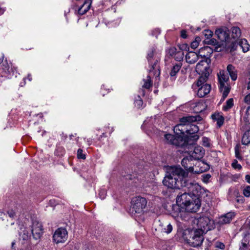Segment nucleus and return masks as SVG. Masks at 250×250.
<instances>
[{"mask_svg": "<svg viewBox=\"0 0 250 250\" xmlns=\"http://www.w3.org/2000/svg\"><path fill=\"white\" fill-rule=\"evenodd\" d=\"M196 120L194 116L183 117L180 123L173 127L174 135L165 134L167 141H197L199 136L196 134L199 129L197 125L191 123Z\"/></svg>", "mask_w": 250, "mask_h": 250, "instance_id": "f257e3e1", "label": "nucleus"}, {"mask_svg": "<svg viewBox=\"0 0 250 250\" xmlns=\"http://www.w3.org/2000/svg\"><path fill=\"white\" fill-rule=\"evenodd\" d=\"M201 205V201L198 197L191 196L187 192L179 193L176 198V204L172 207V216L184 220V214L185 212H196L199 210Z\"/></svg>", "mask_w": 250, "mask_h": 250, "instance_id": "f03ea898", "label": "nucleus"}, {"mask_svg": "<svg viewBox=\"0 0 250 250\" xmlns=\"http://www.w3.org/2000/svg\"><path fill=\"white\" fill-rule=\"evenodd\" d=\"M186 176L188 173L181 167H170L163 180V185L169 188L180 189L186 185Z\"/></svg>", "mask_w": 250, "mask_h": 250, "instance_id": "7ed1b4c3", "label": "nucleus"}, {"mask_svg": "<svg viewBox=\"0 0 250 250\" xmlns=\"http://www.w3.org/2000/svg\"><path fill=\"white\" fill-rule=\"evenodd\" d=\"M150 68L149 69V75H148L146 79H144V88L148 89L152 85L150 75H153L156 77H158L160 74V66L159 62L160 58L154 54V50L152 49L147 54V57Z\"/></svg>", "mask_w": 250, "mask_h": 250, "instance_id": "20e7f679", "label": "nucleus"}, {"mask_svg": "<svg viewBox=\"0 0 250 250\" xmlns=\"http://www.w3.org/2000/svg\"><path fill=\"white\" fill-rule=\"evenodd\" d=\"M191 159L188 157L184 158L181 162V164L187 170V173L188 172L193 174H199L204 172L209 169L208 165L203 162H198L194 167L189 166Z\"/></svg>", "mask_w": 250, "mask_h": 250, "instance_id": "39448f33", "label": "nucleus"}, {"mask_svg": "<svg viewBox=\"0 0 250 250\" xmlns=\"http://www.w3.org/2000/svg\"><path fill=\"white\" fill-rule=\"evenodd\" d=\"M188 142H184L183 146L185 147V152L189 155V158L195 160L202 158L205 154L203 147L200 146H195L194 144H188Z\"/></svg>", "mask_w": 250, "mask_h": 250, "instance_id": "423d86ee", "label": "nucleus"}, {"mask_svg": "<svg viewBox=\"0 0 250 250\" xmlns=\"http://www.w3.org/2000/svg\"><path fill=\"white\" fill-rule=\"evenodd\" d=\"M219 89L222 92L223 100L228 95L230 91V86L228 84L229 76L224 70H221L217 74Z\"/></svg>", "mask_w": 250, "mask_h": 250, "instance_id": "0eeeda50", "label": "nucleus"}, {"mask_svg": "<svg viewBox=\"0 0 250 250\" xmlns=\"http://www.w3.org/2000/svg\"><path fill=\"white\" fill-rule=\"evenodd\" d=\"M147 201L146 199L141 196H136L131 200V207L132 212L135 213L142 214L146 207Z\"/></svg>", "mask_w": 250, "mask_h": 250, "instance_id": "6e6552de", "label": "nucleus"}, {"mask_svg": "<svg viewBox=\"0 0 250 250\" xmlns=\"http://www.w3.org/2000/svg\"><path fill=\"white\" fill-rule=\"evenodd\" d=\"M197 225L199 229L197 230H202L205 233L213 228L214 221L208 216H202L198 219Z\"/></svg>", "mask_w": 250, "mask_h": 250, "instance_id": "1a4fd4ad", "label": "nucleus"}, {"mask_svg": "<svg viewBox=\"0 0 250 250\" xmlns=\"http://www.w3.org/2000/svg\"><path fill=\"white\" fill-rule=\"evenodd\" d=\"M203 232L202 230H195L190 233L187 242L192 247H197L201 245L204 240Z\"/></svg>", "mask_w": 250, "mask_h": 250, "instance_id": "9d476101", "label": "nucleus"}, {"mask_svg": "<svg viewBox=\"0 0 250 250\" xmlns=\"http://www.w3.org/2000/svg\"><path fill=\"white\" fill-rule=\"evenodd\" d=\"M68 232L65 229L62 228L56 229L53 235V241L56 244L63 243L67 239Z\"/></svg>", "mask_w": 250, "mask_h": 250, "instance_id": "9b49d317", "label": "nucleus"}, {"mask_svg": "<svg viewBox=\"0 0 250 250\" xmlns=\"http://www.w3.org/2000/svg\"><path fill=\"white\" fill-rule=\"evenodd\" d=\"M185 180L186 185L184 187L187 188L188 191V193L190 194L191 196H196L198 197L199 193L201 190V187L197 183L189 182L188 176H186Z\"/></svg>", "mask_w": 250, "mask_h": 250, "instance_id": "f8f14e48", "label": "nucleus"}, {"mask_svg": "<svg viewBox=\"0 0 250 250\" xmlns=\"http://www.w3.org/2000/svg\"><path fill=\"white\" fill-rule=\"evenodd\" d=\"M215 34L221 41V42L226 44L225 42L229 39V29L226 27H221L216 30Z\"/></svg>", "mask_w": 250, "mask_h": 250, "instance_id": "ddd939ff", "label": "nucleus"}, {"mask_svg": "<svg viewBox=\"0 0 250 250\" xmlns=\"http://www.w3.org/2000/svg\"><path fill=\"white\" fill-rule=\"evenodd\" d=\"M209 70L207 60H202L196 65V71L200 75L209 74Z\"/></svg>", "mask_w": 250, "mask_h": 250, "instance_id": "4468645a", "label": "nucleus"}, {"mask_svg": "<svg viewBox=\"0 0 250 250\" xmlns=\"http://www.w3.org/2000/svg\"><path fill=\"white\" fill-rule=\"evenodd\" d=\"M32 233L36 239L40 237L42 233V229L41 224L39 223H34L32 226Z\"/></svg>", "mask_w": 250, "mask_h": 250, "instance_id": "2eb2a0df", "label": "nucleus"}, {"mask_svg": "<svg viewBox=\"0 0 250 250\" xmlns=\"http://www.w3.org/2000/svg\"><path fill=\"white\" fill-rule=\"evenodd\" d=\"M206 42L208 44L215 46V50L217 52L221 51L222 50V48H224L226 45V44H224L223 43H219L215 39L213 38H210L206 41Z\"/></svg>", "mask_w": 250, "mask_h": 250, "instance_id": "dca6fc26", "label": "nucleus"}, {"mask_svg": "<svg viewBox=\"0 0 250 250\" xmlns=\"http://www.w3.org/2000/svg\"><path fill=\"white\" fill-rule=\"evenodd\" d=\"M235 213L233 212H229L228 213L221 216L219 218V223L220 224H225L229 223L232 218L235 216Z\"/></svg>", "mask_w": 250, "mask_h": 250, "instance_id": "f3484780", "label": "nucleus"}, {"mask_svg": "<svg viewBox=\"0 0 250 250\" xmlns=\"http://www.w3.org/2000/svg\"><path fill=\"white\" fill-rule=\"evenodd\" d=\"M210 50L211 49L208 46L201 47L199 49L198 53H197L198 56V58H201L203 59L202 60H207L209 55Z\"/></svg>", "mask_w": 250, "mask_h": 250, "instance_id": "a211bd4d", "label": "nucleus"}, {"mask_svg": "<svg viewBox=\"0 0 250 250\" xmlns=\"http://www.w3.org/2000/svg\"><path fill=\"white\" fill-rule=\"evenodd\" d=\"M211 86L209 84L206 83L199 87L197 95L200 97H203L207 95L210 91Z\"/></svg>", "mask_w": 250, "mask_h": 250, "instance_id": "6ab92c4d", "label": "nucleus"}, {"mask_svg": "<svg viewBox=\"0 0 250 250\" xmlns=\"http://www.w3.org/2000/svg\"><path fill=\"white\" fill-rule=\"evenodd\" d=\"M198 59L197 54L194 52H189L186 55V62L190 64L194 63Z\"/></svg>", "mask_w": 250, "mask_h": 250, "instance_id": "aec40b11", "label": "nucleus"}, {"mask_svg": "<svg viewBox=\"0 0 250 250\" xmlns=\"http://www.w3.org/2000/svg\"><path fill=\"white\" fill-rule=\"evenodd\" d=\"M91 3V0H86L83 4L79 8V14L80 15H83L87 12V11L90 9Z\"/></svg>", "mask_w": 250, "mask_h": 250, "instance_id": "412c9836", "label": "nucleus"}, {"mask_svg": "<svg viewBox=\"0 0 250 250\" xmlns=\"http://www.w3.org/2000/svg\"><path fill=\"white\" fill-rule=\"evenodd\" d=\"M227 69L231 79L232 81H235L237 78V71L235 67L232 64H229L227 66Z\"/></svg>", "mask_w": 250, "mask_h": 250, "instance_id": "4be33fe9", "label": "nucleus"}, {"mask_svg": "<svg viewBox=\"0 0 250 250\" xmlns=\"http://www.w3.org/2000/svg\"><path fill=\"white\" fill-rule=\"evenodd\" d=\"M206 105L203 101H201L194 104L192 107L195 112L199 113L204 111L206 108Z\"/></svg>", "mask_w": 250, "mask_h": 250, "instance_id": "5701e85b", "label": "nucleus"}, {"mask_svg": "<svg viewBox=\"0 0 250 250\" xmlns=\"http://www.w3.org/2000/svg\"><path fill=\"white\" fill-rule=\"evenodd\" d=\"M201 75V76L199 78L196 83V85L198 87L206 84L205 83L207 82L209 74H203V75Z\"/></svg>", "mask_w": 250, "mask_h": 250, "instance_id": "b1692460", "label": "nucleus"}, {"mask_svg": "<svg viewBox=\"0 0 250 250\" xmlns=\"http://www.w3.org/2000/svg\"><path fill=\"white\" fill-rule=\"evenodd\" d=\"M239 44L244 52H246L249 50L250 45L249 44L248 41L245 39H242L239 42Z\"/></svg>", "mask_w": 250, "mask_h": 250, "instance_id": "393cba45", "label": "nucleus"}, {"mask_svg": "<svg viewBox=\"0 0 250 250\" xmlns=\"http://www.w3.org/2000/svg\"><path fill=\"white\" fill-rule=\"evenodd\" d=\"M212 118L213 120L217 122V124L219 127H220L224 123V117L218 114H214L212 115Z\"/></svg>", "mask_w": 250, "mask_h": 250, "instance_id": "a878e982", "label": "nucleus"}, {"mask_svg": "<svg viewBox=\"0 0 250 250\" xmlns=\"http://www.w3.org/2000/svg\"><path fill=\"white\" fill-rule=\"evenodd\" d=\"M181 66L182 63L181 62H179L173 65L170 72V76L171 77L175 76L180 70Z\"/></svg>", "mask_w": 250, "mask_h": 250, "instance_id": "bb28decb", "label": "nucleus"}, {"mask_svg": "<svg viewBox=\"0 0 250 250\" xmlns=\"http://www.w3.org/2000/svg\"><path fill=\"white\" fill-rule=\"evenodd\" d=\"M232 37L234 39L238 38L241 35V30L239 27H233L231 28Z\"/></svg>", "mask_w": 250, "mask_h": 250, "instance_id": "cd10ccee", "label": "nucleus"}, {"mask_svg": "<svg viewBox=\"0 0 250 250\" xmlns=\"http://www.w3.org/2000/svg\"><path fill=\"white\" fill-rule=\"evenodd\" d=\"M233 105V99L232 98L229 99L226 102V104L223 106V109L224 111H228L230 109Z\"/></svg>", "mask_w": 250, "mask_h": 250, "instance_id": "c85d7f7f", "label": "nucleus"}, {"mask_svg": "<svg viewBox=\"0 0 250 250\" xmlns=\"http://www.w3.org/2000/svg\"><path fill=\"white\" fill-rule=\"evenodd\" d=\"M243 120L246 123L250 124V106L247 108Z\"/></svg>", "mask_w": 250, "mask_h": 250, "instance_id": "c756f323", "label": "nucleus"}, {"mask_svg": "<svg viewBox=\"0 0 250 250\" xmlns=\"http://www.w3.org/2000/svg\"><path fill=\"white\" fill-rule=\"evenodd\" d=\"M235 157L239 160H242V157L240 155V145L237 144L235 147Z\"/></svg>", "mask_w": 250, "mask_h": 250, "instance_id": "7c9ffc66", "label": "nucleus"}, {"mask_svg": "<svg viewBox=\"0 0 250 250\" xmlns=\"http://www.w3.org/2000/svg\"><path fill=\"white\" fill-rule=\"evenodd\" d=\"M173 228L172 225L168 223L166 226H165L164 228L162 229V231L164 232H166L167 234L170 233L172 230Z\"/></svg>", "mask_w": 250, "mask_h": 250, "instance_id": "2f4dec72", "label": "nucleus"}, {"mask_svg": "<svg viewBox=\"0 0 250 250\" xmlns=\"http://www.w3.org/2000/svg\"><path fill=\"white\" fill-rule=\"evenodd\" d=\"M200 41V37H196L195 38V40L191 43V47L193 49L196 48L199 45Z\"/></svg>", "mask_w": 250, "mask_h": 250, "instance_id": "473e14b6", "label": "nucleus"}, {"mask_svg": "<svg viewBox=\"0 0 250 250\" xmlns=\"http://www.w3.org/2000/svg\"><path fill=\"white\" fill-rule=\"evenodd\" d=\"M203 34L206 38L207 41L208 39L211 38L213 35V32L210 30H205L203 31Z\"/></svg>", "mask_w": 250, "mask_h": 250, "instance_id": "72a5a7b5", "label": "nucleus"}, {"mask_svg": "<svg viewBox=\"0 0 250 250\" xmlns=\"http://www.w3.org/2000/svg\"><path fill=\"white\" fill-rule=\"evenodd\" d=\"M243 194L245 197H250V186H246L243 189Z\"/></svg>", "mask_w": 250, "mask_h": 250, "instance_id": "f704fd0d", "label": "nucleus"}, {"mask_svg": "<svg viewBox=\"0 0 250 250\" xmlns=\"http://www.w3.org/2000/svg\"><path fill=\"white\" fill-rule=\"evenodd\" d=\"M232 167L235 169L240 170L242 168V166L238 164L237 160H234L231 164Z\"/></svg>", "mask_w": 250, "mask_h": 250, "instance_id": "c9c22d12", "label": "nucleus"}, {"mask_svg": "<svg viewBox=\"0 0 250 250\" xmlns=\"http://www.w3.org/2000/svg\"><path fill=\"white\" fill-rule=\"evenodd\" d=\"M242 141H250V129L244 134Z\"/></svg>", "mask_w": 250, "mask_h": 250, "instance_id": "e433bc0d", "label": "nucleus"}, {"mask_svg": "<svg viewBox=\"0 0 250 250\" xmlns=\"http://www.w3.org/2000/svg\"><path fill=\"white\" fill-rule=\"evenodd\" d=\"M77 156L79 159H85V154L83 153V150L81 148H79L77 151Z\"/></svg>", "mask_w": 250, "mask_h": 250, "instance_id": "4c0bfd02", "label": "nucleus"}, {"mask_svg": "<svg viewBox=\"0 0 250 250\" xmlns=\"http://www.w3.org/2000/svg\"><path fill=\"white\" fill-rule=\"evenodd\" d=\"M138 98H139V99L136 100L135 101V106H136L138 108H141V107H142L143 102V101L140 99L139 96L138 97Z\"/></svg>", "mask_w": 250, "mask_h": 250, "instance_id": "58836bf2", "label": "nucleus"}, {"mask_svg": "<svg viewBox=\"0 0 250 250\" xmlns=\"http://www.w3.org/2000/svg\"><path fill=\"white\" fill-rule=\"evenodd\" d=\"M211 176L209 174H204L202 175V180L204 183H208L210 178Z\"/></svg>", "mask_w": 250, "mask_h": 250, "instance_id": "ea45409f", "label": "nucleus"}, {"mask_svg": "<svg viewBox=\"0 0 250 250\" xmlns=\"http://www.w3.org/2000/svg\"><path fill=\"white\" fill-rule=\"evenodd\" d=\"M245 201V199L242 196H237L236 199V202L238 204H242Z\"/></svg>", "mask_w": 250, "mask_h": 250, "instance_id": "a19ab883", "label": "nucleus"}, {"mask_svg": "<svg viewBox=\"0 0 250 250\" xmlns=\"http://www.w3.org/2000/svg\"><path fill=\"white\" fill-rule=\"evenodd\" d=\"M99 195L102 199H104L106 196L105 190L104 189H101L99 192Z\"/></svg>", "mask_w": 250, "mask_h": 250, "instance_id": "79ce46f5", "label": "nucleus"}, {"mask_svg": "<svg viewBox=\"0 0 250 250\" xmlns=\"http://www.w3.org/2000/svg\"><path fill=\"white\" fill-rule=\"evenodd\" d=\"M244 101L247 104H250V93L245 97Z\"/></svg>", "mask_w": 250, "mask_h": 250, "instance_id": "37998d69", "label": "nucleus"}, {"mask_svg": "<svg viewBox=\"0 0 250 250\" xmlns=\"http://www.w3.org/2000/svg\"><path fill=\"white\" fill-rule=\"evenodd\" d=\"M7 214L10 218H14L16 215L15 212L12 209L8 210L7 211Z\"/></svg>", "mask_w": 250, "mask_h": 250, "instance_id": "c03bdc74", "label": "nucleus"}, {"mask_svg": "<svg viewBox=\"0 0 250 250\" xmlns=\"http://www.w3.org/2000/svg\"><path fill=\"white\" fill-rule=\"evenodd\" d=\"M23 231L24 232L23 235L22 236V238L23 240H26L28 238L29 233L28 231L26 230H23Z\"/></svg>", "mask_w": 250, "mask_h": 250, "instance_id": "a18cd8bd", "label": "nucleus"}, {"mask_svg": "<svg viewBox=\"0 0 250 250\" xmlns=\"http://www.w3.org/2000/svg\"><path fill=\"white\" fill-rule=\"evenodd\" d=\"M216 247L223 250L225 248V245L223 243L219 242L216 244Z\"/></svg>", "mask_w": 250, "mask_h": 250, "instance_id": "49530a36", "label": "nucleus"}, {"mask_svg": "<svg viewBox=\"0 0 250 250\" xmlns=\"http://www.w3.org/2000/svg\"><path fill=\"white\" fill-rule=\"evenodd\" d=\"M181 36L184 39H186L187 38V32L186 30H183L181 31Z\"/></svg>", "mask_w": 250, "mask_h": 250, "instance_id": "de8ad7c7", "label": "nucleus"}, {"mask_svg": "<svg viewBox=\"0 0 250 250\" xmlns=\"http://www.w3.org/2000/svg\"><path fill=\"white\" fill-rule=\"evenodd\" d=\"M176 49L175 47L170 48L169 50V53L172 56L176 52Z\"/></svg>", "mask_w": 250, "mask_h": 250, "instance_id": "09e8293b", "label": "nucleus"}, {"mask_svg": "<svg viewBox=\"0 0 250 250\" xmlns=\"http://www.w3.org/2000/svg\"><path fill=\"white\" fill-rule=\"evenodd\" d=\"M246 181L249 184H250V175H246L245 176Z\"/></svg>", "mask_w": 250, "mask_h": 250, "instance_id": "8fccbe9b", "label": "nucleus"}, {"mask_svg": "<svg viewBox=\"0 0 250 250\" xmlns=\"http://www.w3.org/2000/svg\"><path fill=\"white\" fill-rule=\"evenodd\" d=\"M15 241H13L12 242V243H11V249L12 250H15Z\"/></svg>", "mask_w": 250, "mask_h": 250, "instance_id": "3c124183", "label": "nucleus"}, {"mask_svg": "<svg viewBox=\"0 0 250 250\" xmlns=\"http://www.w3.org/2000/svg\"><path fill=\"white\" fill-rule=\"evenodd\" d=\"M203 145L204 146H209V142H207V141L203 142Z\"/></svg>", "mask_w": 250, "mask_h": 250, "instance_id": "603ef678", "label": "nucleus"}, {"mask_svg": "<svg viewBox=\"0 0 250 250\" xmlns=\"http://www.w3.org/2000/svg\"><path fill=\"white\" fill-rule=\"evenodd\" d=\"M4 12V9L0 7V15L2 14Z\"/></svg>", "mask_w": 250, "mask_h": 250, "instance_id": "864d4df0", "label": "nucleus"}, {"mask_svg": "<svg viewBox=\"0 0 250 250\" xmlns=\"http://www.w3.org/2000/svg\"><path fill=\"white\" fill-rule=\"evenodd\" d=\"M178 55H180V59H182L183 58V53H177Z\"/></svg>", "mask_w": 250, "mask_h": 250, "instance_id": "5fc2aeb1", "label": "nucleus"}, {"mask_svg": "<svg viewBox=\"0 0 250 250\" xmlns=\"http://www.w3.org/2000/svg\"><path fill=\"white\" fill-rule=\"evenodd\" d=\"M27 78H28V79L29 80V81H31V80H32L31 75H28V77H27Z\"/></svg>", "mask_w": 250, "mask_h": 250, "instance_id": "6e6d98bb", "label": "nucleus"}, {"mask_svg": "<svg viewBox=\"0 0 250 250\" xmlns=\"http://www.w3.org/2000/svg\"><path fill=\"white\" fill-rule=\"evenodd\" d=\"M243 142L242 144L244 145H248L250 143V141L247 142V143H245V142Z\"/></svg>", "mask_w": 250, "mask_h": 250, "instance_id": "4d7b16f0", "label": "nucleus"}, {"mask_svg": "<svg viewBox=\"0 0 250 250\" xmlns=\"http://www.w3.org/2000/svg\"><path fill=\"white\" fill-rule=\"evenodd\" d=\"M69 139H70V140H73V139H74L73 138V137H74V135H69Z\"/></svg>", "mask_w": 250, "mask_h": 250, "instance_id": "13d9d810", "label": "nucleus"}, {"mask_svg": "<svg viewBox=\"0 0 250 250\" xmlns=\"http://www.w3.org/2000/svg\"><path fill=\"white\" fill-rule=\"evenodd\" d=\"M248 89H250V80H249V82L248 83Z\"/></svg>", "mask_w": 250, "mask_h": 250, "instance_id": "bf43d9fd", "label": "nucleus"}, {"mask_svg": "<svg viewBox=\"0 0 250 250\" xmlns=\"http://www.w3.org/2000/svg\"><path fill=\"white\" fill-rule=\"evenodd\" d=\"M246 246H247V245L246 244H245V243L243 244V247H246Z\"/></svg>", "mask_w": 250, "mask_h": 250, "instance_id": "052dcab7", "label": "nucleus"}, {"mask_svg": "<svg viewBox=\"0 0 250 250\" xmlns=\"http://www.w3.org/2000/svg\"><path fill=\"white\" fill-rule=\"evenodd\" d=\"M19 234H20V235H21V231H20L19 232Z\"/></svg>", "mask_w": 250, "mask_h": 250, "instance_id": "680f3d73", "label": "nucleus"}, {"mask_svg": "<svg viewBox=\"0 0 250 250\" xmlns=\"http://www.w3.org/2000/svg\"><path fill=\"white\" fill-rule=\"evenodd\" d=\"M145 125V123H144L143 127H144Z\"/></svg>", "mask_w": 250, "mask_h": 250, "instance_id": "e2e57ef3", "label": "nucleus"}, {"mask_svg": "<svg viewBox=\"0 0 250 250\" xmlns=\"http://www.w3.org/2000/svg\"><path fill=\"white\" fill-rule=\"evenodd\" d=\"M2 61V60L1 59H0V63Z\"/></svg>", "mask_w": 250, "mask_h": 250, "instance_id": "0e129e2a", "label": "nucleus"}, {"mask_svg": "<svg viewBox=\"0 0 250 250\" xmlns=\"http://www.w3.org/2000/svg\"><path fill=\"white\" fill-rule=\"evenodd\" d=\"M249 209H250V205L248 207Z\"/></svg>", "mask_w": 250, "mask_h": 250, "instance_id": "69168bd1", "label": "nucleus"}]
</instances>
